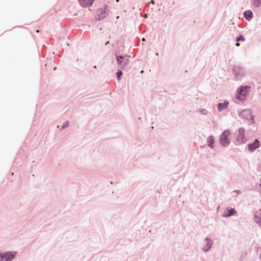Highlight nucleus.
<instances>
[{"instance_id":"nucleus-6","label":"nucleus","mask_w":261,"mask_h":261,"mask_svg":"<svg viewBox=\"0 0 261 261\" xmlns=\"http://www.w3.org/2000/svg\"><path fill=\"white\" fill-rule=\"evenodd\" d=\"M108 6L105 5L103 8H100L97 10L96 19L98 20H102L105 18L109 13Z\"/></svg>"},{"instance_id":"nucleus-11","label":"nucleus","mask_w":261,"mask_h":261,"mask_svg":"<svg viewBox=\"0 0 261 261\" xmlns=\"http://www.w3.org/2000/svg\"><path fill=\"white\" fill-rule=\"evenodd\" d=\"M254 220L258 225H261V209L254 212Z\"/></svg>"},{"instance_id":"nucleus-10","label":"nucleus","mask_w":261,"mask_h":261,"mask_svg":"<svg viewBox=\"0 0 261 261\" xmlns=\"http://www.w3.org/2000/svg\"><path fill=\"white\" fill-rule=\"evenodd\" d=\"M260 146V142L257 139H256L252 143L248 144V150L251 152H253L256 149Z\"/></svg>"},{"instance_id":"nucleus-17","label":"nucleus","mask_w":261,"mask_h":261,"mask_svg":"<svg viewBox=\"0 0 261 261\" xmlns=\"http://www.w3.org/2000/svg\"><path fill=\"white\" fill-rule=\"evenodd\" d=\"M253 4L254 7H258L261 5V0H253Z\"/></svg>"},{"instance_id":"nucleus-19","label":"nucleus","mask_w":261,"mask_h":261,"mask_svg":"<svg viewBox=\"0 0 261 261\" xmlns=\"http://www.w3.org/2000/svg\"><path fill=\"white\" fill-rule=\"evenodd\" d=\"M198 112L202 115H207V111L205 109H199Z\"/></svg>"},{"instance_id":"nucleus-28","label":"nucleus","mask_w":261,"mask_h":261,"mask_svg":"<svg viewBox=\"0 0 261 261\" xmlns=\"http://www.w3.org/2000/svg\"><path fill=\"white\" fill-rule=\"evenodd\" d=\"M116 2H119V0H116Z\"/></svg>"},{"instance_id":"nucleus-23","label":"nucleus","mask_w":261,"mask_h":261,"mask_svg":"<svg viewBox=\"0 0 261 261\" xmlns=\"http://www.w3.org/2000/svg\"><path fill=\"white\" fill-rule=\"evenodd\" d=\"M151 3L152 4H154V0H151Z\"/></svg>"},{"instance_id":"nucleus-16","label":"nucleus","mask_w":261,"mask_h":261,"mask_svg":"<svg viewBox=\"0 0 261 261\" xmlns=\"http://www.w3.org/2000/svg\"><path fill=\"white\" fill-rule=\"evenodd\" d=\"M244 17L248 20H250L253 18V13L251 10L246 11L244 13Z\"/></svg>"},{"instance_id":"nucleus-26","label":"nucleus","mask_w":261,"mask_h":261,"mask_svg":"<svg viewBox=\"0 0 261 261\" xmlns=\"http://www.w3.org/2000/svg\"><path fill=\"white\" fill-rule=\"evenodd\" d=\"M142 40H143V41H145V39L144 38H143Z\"/></svg>"},{"instance_id":"nucleus-21","label":"nucleus","mask_w":261,"mask_h":261,"mask_svg":"<svg viewBox=\"0 0 261 261\" xmlns=\"http://www.w3.org/2000/svg\"><path fill=\"white\" fill-rule=\"evenodd\" d=\"M244 40H245V38H244V37L242 35L239 36L237 38V42H239V41H244Z\"/></svg>"},{"instance_id":"nucleus-8","label":"nucleus","mask_w":261,"mask_h":261,"mask_svg":"<svg viewBox=\"0 0 261 261\" xmlns=\"http://www.w3.org/2000/svg\"><path fill=\"white\" fill-rule=\"evenodd\" d=\"M16 252H6L3 253V261H12L16 256Z\"/></svg>"},{"instance_id":"nucleus-1","label":"nucleus","mask_w":261,"mask_h":261,"mask_svg":"<svg viewBox=\"0 0 261 261\" xmlns=\"http://www.w3.org/2000/svg\"><path fill=\"white\" fill-rule=\"evenodd\" d=\"M115 57L118 67L124 70H127L129 63L130 57L127 55L123 56L116 54Z\"/></svg>"},{"instance_id":"nucleus-20","label":"nucleus","mask_w":261,"mask_h":261,"mask_svg":"<svg viewBox=\"0 0 261 261\" xmlns=\"http://www.w3.org/2000/svg\"><path fill=\"white\" fill-rule=\"evenodd\" d=\"M69 125V123L68 122V121H66L64 123V124L62 125L61 129L62 130V129H64L66 128H67L68 126Z\"/></svg>"},{"instance_id":"nucleus-24","label":"nucleus","mask_w":261,"mask_h":261,"mask_svg":"<svg viewBox=\"0 0 261 261\" xmlns=\"http://www.w3.org/2000/svg\"><path fill=\"white\" fill-rule=\"evenodd\" d=\"M236 45L237 46H239L240 45V43L237 42L236 44Z\"/></svg>"},{"instance_id":"nucleus-9","label":"nucleus","mask_w":261,"mask_h":261,"mask_svg":"<svg viewBox=\"0 0 261 261\" xmlns=\"http://www.w3.org/2000/svg\"><path fill=\"white\" fill-rule=\"evenodd\" d=\"M239 115L241 117L247 120L252 118L251 111L250 109L244 110L240 112Z\"/></svg>"},{"instance_id":"nucleus-3","label":"nucleus","mask_w":261,"mask_h":261,"mask_svg":"<svg viewBox=\"0 0 261 261\" xmlns=\"http://www.w3.org/2000/svg\"><path fill=\"white\" fill-rule=\"evenodd\" d=\"M250 87L245 86L240 87L237 91L236 98L240 100H244L248 94Z\"/></svg>"},{"instance_id":"nucleus-18","label":"nucleus","mask_w":261,"mask_h":261,"mask_svg":"<svg viewBox=\"0 0 261 261\" xmlns=\"http://www.w3.org/2000/svg\"><path fill=\"white\" fill-rule=\"evenodd\" d=\"M123 73L122 71L121 70H118L116 73V76L117 78L118 81H120L121 79V76L122 75Z\"/></svg>"},{"instance_id":"nucleus-4","label":"nucleus","mask_w":261,"mask_h":261,"mask_svg":"<svg viewBox=\"0 0 261 261\" xmlns=\"http://www.w3.org/2000/svg\"><path fill=\"white\" fill-rule=\"evenodd\" d=\"M245 133V129L244 127H241L238 129L236 140L237 145L243 144L247 142Z\"/></svg>"},{"instance_id":"nucleus-14","label":"nucleus","mask_w":261,"mask_h":261,"mask_svg":"<svg viewBox=\"0 0 261 261\" xmlns=\"http://www.w3.org/2000/svg\"><path fill=\"white\" fill-rule=\"evenodd\" d=\"M80 5L83 7H89L91 6L94 0H79Z\"/></svg>"},{"instance_id":"nucleus-5","label":"nucleus","mask_w":261,"mask_h":261,"mask_svg":"<svg viewBox=\"0 0 261 261\" xmlns=\"http://www.w3.org/2000/svg\"><path fill=\"white\" fill-rule=\"evenodd\" d=\"M233 73L237 80H241L245 75V69L239 65L233 66Z\"/></svg>"},{"instance_id":"nucleus-29","label":"nucleus","mask_w":261,"mask_h":261,"mask_svg":"<svg viewBox=\"0 0 261 261\" xmlns=\"http://www.w3.org/2000/svg\"><path fill=\"white\" fill-rule=\"evenodd\" d=\"M260 186H261V179H260Z\"/></svg>"},{"instance_id":"nucleus-25","label":"nucleus","mask_w":261,"mask_h":261,"mask_svg":"<svg viewBox=\"0 0 261 261\" xmlns=\"http://www.w3.org/2000/svg\"><path fill=\"white\" fill-rule=\"evenodd\" d=\"M155 55H156V56H158L159 55L158 53H156Z\"/></svg>"},{"instance_id":"nucleus-22","label":"nucleus","mask_w":261,"mask_h":261,"mask_svg":"<svg viewBox=\"0 0 261 261\" xmlns=\"http://www.w3.org/2000/svg\"><path fill=\"white\" fill-rule=\"evenodd\" d=\"M0 261H3V253H0Z\"/></svg>"},{"instance_id":"nucleus-12","label":"nucleus","mask_w":261,"mask_h":261,"mask_svg":"<svg viewBox=\"0 0 261 261\" xmlns=\"http://www.w3.org/2000/svg\"><path fill=\"white\" fill-rule=\"evenodd\" d=\"M207 146L211 149H214L215 144V137L213 135L208 136L206 139Z\"/></svg>"},{"instance_id":"nucleus-15","label":"nucleus","mask_w":261,"mask_h":261,"mask_svg":"<svg viewBox=\"0 0 261 261\" xmlns=\"http://www.w3.org/2000/svg\"><path fill=\"white\" fill-rule=\"evenodd\" d=\"M228 104L229 102L226 101H224L223 103H218L217 105L218 111L221 112L222 110L227 109Z\"/></svg>"},{"instance_id":"nucleus-27","label":"nucleus","mask_w":261,"mask_h":261,"mask_svg":"<svg viewBox=\"0 0 261 261\" xmlns=\"http://www.w3.org/2000/svg\"><path fill=\"white\" fill-rule=\"evenodd\" d=\"M143 72H144V71H143V70H142V71H141V73H143Z\"/></svg>"},{"instance_id":"nucleus-13","label":"nucleus","mask_w":261,"mask_h":261,"mask_svg":"<svg viewBox=\"0 0 261 261\" xmlns=\"http://www.w3.org/2000/svg\"><path fill=\"white\" fill-rule=\"evenodd\" d=\"M237 213V211L233 208H231L228 210L224 211L222 216L224 218H227L235 215Z\"/></svg>"},{"instance_id":"nucleus-7","label":"nucleus","mask_w":261,"mask_h":261,"mask_svg":"<svg viewBox=\"0 0 261 261\" xmlns=\"http://www.w3.org/2000/svg\"><path fill=\"white\" fill-rule=\"evenodd\" d=\"M204 244L202 245V250L204 252H206L211 248L213 242L211 239L206 237L204 240Z\"/></svg>"},{"instance_id":"nucleus-2","label":"nucleus","mask_w":261,"mask_h":261,"mask_svg":"<svg viewBox=\"0 0 261 261\" xmlns=\"http://www.w3.org/2000/svg\"><path fill=\"white\" fill-rule=\"evenodd\" d=\"M231 134L229 129L225 130L220 135L219 143L223 147H227L231 142L229 136Z\"/></svg>"}]
</instances>
